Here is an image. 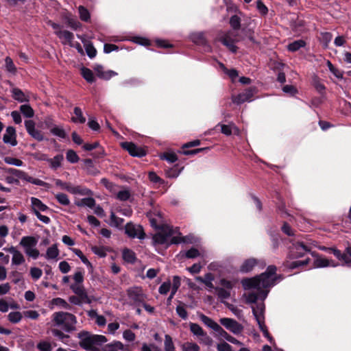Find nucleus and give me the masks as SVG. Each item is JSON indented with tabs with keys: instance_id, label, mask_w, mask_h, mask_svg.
I'll use <instances>...</instances> for the list:
<instances>
[{
	"instance_id": "1",
	"label": "nucleus",
	"mask_w": 351,
	"mask_h": 351,
	"mask_svg": "<svg viewBox=\"0 0 351 351\" xmlns=\"http://www.w3.org/2000/svg\"><path fill=\"white\" fill-rule=\"evenodd\" d=\"M276 267L270 265L265 272L261 275L242 280V285L245 290L251 291L245 294L247 303H255L258 299L264 300L267 296L269 288L276 284L277 276H276Z\"/></svg>"
},
{
	"instance_id": "14",
	"label": "nucleus",
	"mask_w": 351,
	"mask_h": 351,
	"mask_svg": "<svg viewBox=\"0 0 351 351\" xmlns=\"http://www.w3.org/2000/svg\"><path fill=\"white\" fill-rule=\"evenodd\" d=\"M3 250L12 254V265H19L23 264L25 262L24 256L20 251L16 250V248L15 247L11 246L8 248L5 247Z\"/></svg>"
},
{
	"instance_id": "62",
	"label": "nucleus",
	"mask_w": 351,
	"mask_h": 351,
	"mask_svg": "<svg viewBox=\"0 0 351 351\" xmlns=\"http://www.w3.org/2000/svg\"><path fill=\"white\" fill-rule=\"evenodd\" d=\"M84 164L86 165V169L89 173H90V174H96L97 173V171L94 168L93 162L90 159L85 160Z\"/></svg>"
},
{
	"instance_id": "38",
	"label": "nucleus",
	"mask_w": 351,
	"mask_h": 351,
	"mask_svg": "<svg viewBox=\"0 0 351 351\" xmlns=\"http://www.w3.org/2000/svg\"><path fill=\"white\" fill-rule=\"evenodd\" d=\"M66 20L68 25L75 30L80 28L82 26L81 23L71 14L66 15Z\"/></svg>"
},
{
	"instance_id": "59",
	"label": "nucleus",
	"mask_w": 351,
	"mask_h": 351,
	"mask_svg": "<svg viewBox=\"0 0 351 351\" xmlns=\"http://www.w3.org/2000/svg\"><path fill=\"white\" fill-rule=\"evenodd\" d=\"M123 223V219L117 217L113 213L110 215V223L112 226L118 227Z\"/></svg>"
},
{
	"instance_id": "9",
	"label": "nucleus",
	"mask_w": 351,
	"mask_h": 351,
	"mask_svg": "<svg viewBox=\"0 0 351 351\" xmlns=\"http://www.w3.org/2000/svg\"><path fill=\"white\" fill-rule=\"evenodd\" d=\"M308 246L305 245L302 242L293 243L290 248L289 257L290 258H298L303 256L306 252H310Z\"/></svg>"
},
{
	"instance_id": "47",
	"label": "nucleus",
	"mask_w": 351,
	"mask_h": 351,
	"mask_svg": "<svg viewBox=\"0 0 351 351\" xmlns=\"http://www.w3.org/2000/svg\"><path fill=\"white\" fill-rule=\"evenodd\" d=\"M123 258L128 263H134L136 259L134 252L128 249H125L123 251Z\"/></svg>"
},
{
	"instance_id": "63",
	"label": "nucleus",
	"mask_w": 351,
	"mask_h": 351,
	"mask_svg": "<svg viewBox=\"0 0 351 351\" xmlns=\"http://www.w3.org/2000/svg\"><path fill=\"white\" fill-rule=\"evenodd\" d=\"M130 196V191L128 190H121L118 192L117 195V197L121 200V201H125L129 199Z\"/></svg>"
},
{
	"instance_id": "4",
	"label": "nucleus",
	"mask_w": 351,
	"mask_h": 351,
	"mask_svg": "<svg viewBox=\"0 0 351 351\" xmlns=\"http://www.w3.org/2000/svg\"><path fill=\"white\" fill-rule=\"evenodd\" d=\"M52 322L53 326L61 327L66 332H71L75 329L77 319L74 315L60 311L52 315Z\"/></svg>"
},
{
	"instance_id": "21",
	"label": "nucleus",
	"mask_w": 351,
	"mask_h": 351,
	"mask_svg": "<svg viewBox=\"0 0 351 351\" xmlns=\"http://www.w3.org/2000/svg\"><path fill=\"white\" fill-rule=\"evenodd\" d=\"M337 264H335L332 261L329 260L326 258L318 256L314 261L313 267L315 268L326 267H336Z\"/></svg>"
},
{
	"instance_id": "45",
	"label": "nucleus",
	"mask_w": 351,
	"mask_h": 351,
	"mask_svg": "<svg viewBox=\"0 0 351 351\" xmlns=\"http://www.w3.org/2000/svg\"><path fill=\"white\" fill-rule=\"evenodd\" d=\"M78 12L80 15V18L82 21H88L90 19V13L88 10L84 7L83 5H80L78 7Z\"/></svg>"
},
{
	"instance_id": "44",
	"label": "nucleus",
	"mask_w": 351,
	"mask_h": 351,
	"mask_svg": "<svg viewBox=\"0 0 351 351\" xmlns=\"http://www.w3.org/2000/svg\"><path fill=\"white\" fill-rule=\"evenodd\" d=\"M190 330L195 336L201 337L205 332L202 328L197 324L191 323Z\"/></svg>"
},
{
	"instance_id": "8",
	"label": "nucleus",
	"mask_w": 351,
	"mask_h": 351,
	"mask_svg": "<svg viewBox=\"0 0 351 351\" xmlns=\"http://www.w3.org/2000/svg\"><path fill=\"white\" fill-rule=\"evenodd\" d=\"M55 184L57 186H59L60 189H65L73 194H80L84 195L88 194L90 192V191L87 189L82 188L79 186H71L69 183L64 182L59 179L55 180Z\"/></svg>"
},
{
	"instance_id": "61",
	"label": "nucleus",
	"mask_w": 351,
	"mask_h": 351,
	"mask_svg": "<svg viewBox=\"0 0 351 351\" xmlns=\"http://www.w3.org/2000/svg\"><path fill=\"white\" fill-rule=\"evenodd\" d=\"M261 330L263 332L264 337H265L271 343L274 341L273 338L270 336L264 322L258 324Z\"/></svg>"
},
{
	"instance_id": "22",
	"label": "nucleus",
	"mask_w": 351,
	"mask_h": 351,
	"mask_svg": "<svg viewBox=\"0 0 351 351\" xmlns=\"http://www.w3.org/2000/svg\"><path fill=\"white\" fill-rule=\"evenodd\" d=\"M258 261L254 258H250L243 261L240 267V271L242 273H248L258 264Z\"/></svg>"
},
{
	"instance_id": "54",
	"label": "nucleus",
	"mask_w": 351,
	"mask_h": 351,
	"mask_svg": "<svg viewBox=\"0 0 351 351\" xmlns=\"http://www.w3.org/2000/svg\"><path fill=\"white\" fill-rule=\"evenodd\" d=\"M230 26L234 29H239L241 26V19L237 15H234L230 18Z\"/></svg>"
},
{
	"instance_id": "18",
	"label": "nucleus",
	"mask_w": 351,
	"mask_h": 351,
	"mask_svg": "<svg viewBox=\"0 0 351 351\" xmlns=\"http://www.w3.org/2000/svg\"><path fill=\"white\" fill-rule=\"evenodd\" d=\"M30 200L32 210L35 215L40 213L41 211L45 212L49 210L48 206L43 204L39 199L32 197Z\"/></svg>"
},
{
	"instance_id": "57",
	"label": "nucleus",
	"mask_w": 351,
	"mask_h": 351,
	"mask_svg": "<svg viewBox=\"0 0 351 351\" xmlns=\"http://www.w3.org/2000/svg\"><path fill=\"white\" fill-rule=\"evenodd\" d=\"M340 261H343L346 264L351 263V247H347L346 252L341 254Z\"/></svg>"
},
{
	"instance_id": "2",
	"label": "nucleus",
	"mask_w": 351,
	"mask_h": 351,
	"mask_svg": "<svg viewBox=\"0 0 351 351\" xmlns=\"http://www.w3.org/2000/svg\"><path fill=\"white\" fill-rule=\"evenodd\" d=\"M176 231L167 225H163L159 228V231L153 237L154 245H165L169 246L171 244H178L186 243V237L180 235H174ZM180 234V233L178 234Z\"/></svg>"
},
{
	"instance_id": "50",
	"label": "nucleus",
	"mask_w": 351,
	"mask_h": 351,
	"mask_svg": "<svg viewBox=\"0 0 351 351\" xmlns=\"http://www.w3.org/2000/svg\"><path fill=\"white\" fill-rule=\"evenodd\" d=\"M184 255L188 258H195L200 256H203V254L195 247H192L188 251L185 252Z\"/></svg>"
},
{
	"instance_id": "28",
	"label": "nucleus",
	"mask_w": 351,
	"mask_h": 351,
	"mask_svg": "<svg viewBox=\"0 0 351 351\" xmlns=\"http://www.w3.org/2000/svg\"><path fill=\"white\" fill-rule=\"evenodd\" d=\"M123 349V344L121 341H115L110 343L106 345L102 350L103 351H119Z\"/></svg>"
},
{
	"instance_id": "17",
	"label": "nucleus",
	"mask_w": 351,
	"mask_h": 351,
	"mask_svg": "<svg viewBox=\"0 0 351 351\" xmlns=\"http://www.w3.org/2000/svg\"><path fill=\"white\" fill-rule=\"evenodd\" d=\"M72 291L80 296L85 303H90L91 300L88 298L82 284L73 283L71 285Z\"/></svg>"
},
{
	"instance_id": "56",
	"label": "nucleus",
	"mask_w": 351,
	"mask_h": 351,
	"mask_svg": "<svg viewBox=\"0 0 351 351\" xmlns=\"http://www.w3.org/2000/svg\"><path fill=\"white\" fill-rule=\"evenodd\" d=\"M42 274H43V271L40 269H39L38 267H31L30 268V275H31V277L34 280H38L42 276Z\"/></svg>"
},
{
	"instance_id": "3",
	"label": "nucleus",
	"mask_w": 351,
	"mask_h": 351,
	"mask_svg": "<svg viewBox=\"0 0 351 351\" xmlns=\"http://www.w3.org/2000/svg\"><path fill=\"white\" fill-rule=\"evenodd\" d=\"M80 339L79 344L81 348L87 351H96L97 346L107 341L105 336L101 335H93L87 331H81L77 334Z\"/></svg>"
},
{
	"instance_id": "49",
	"label": "nucleus",
	"mask_w": 351,
	"mask_h": 351,
	"mask_svg": "<svg viewBox=\"0 0 351 351\" xmlns=\"http://www.w3.org/2000/svg\"><path fill=\"white\" fill-rule=\"evenodd\" d=\"M21 112L24 116L28 118H31L34 116V112L30 106L25 104L20 107Z\"/></svg>"
},
{
	"instance_id": "39",
	"label": "nucleus",
	"mask_w": 351,
	"mask_h": 351,
	"mask_svg": "<svg viewBox=\"0 0 351 351\" xmlns=\"http://www.w3.org/2000/svg\"><path fill=\"white\" fill-rule=\"evenodd\" d=\"M9 234V228L6 225L0 226V247L5 243V237Z\"/></svg>"
},
{
	"instance_id": "46",
	"label": "nucleus",
	"mask_w": 351,
	"mask_h": 351,
	"mask_svg": "<svg viewBox=\"0 0 351 351\" xmlns=\"http://www.w3.org/2000/svg\"><path fill=\"white\" fill-rule=\"evenodd\" d=\"M51 305L60 306L65 309H71V306L62 298H56L51 300Z\"/></svg>"
},
{
	"instance_id": "53",
	"label": "nucleus",
	"mask_w": 351,
	"mask_h": 351,
	"mask_svg": "<svg viewBox=\"0 0 351 351\" xmlns=\"http://www.w3.org/2000/svg\"><path fill=\"white\" fill-rule=\"evenodd\" d=\"M56 198L58 202L64 206H68L70 204V200L68 196L64 193H58L56 195Z\"/></svg>"
},
{
	"instance_id": "11",
	"label": "nucleus",
	"mask_w": 351,
	"mask_h": 351,
	"mask_svg": "<svg viewBox=\"0 0 351 351\" xmlns=\"http://www.w3.org/2000/svg\"><path fill=\"white\" fill-rule=\"evenodd\" d=\"M125 233L132 238H138L143 239L145 237V233L141 226L128 223L125 226Z\"/></svg>"
},
{
	"instance_id": "58",
	"label": "nucleus",
	"mask_w": 351,
	"mask_h": 351,
	"mask_svg": "<svg viewBox=\"0 0 351 351\" xmlns=\"http://www.w3.org/2000/svg\"><path fill=\"white\" fill-rule=\"evenodd\" d=\"M85 49L87 55L90 58H94L97 54V51L93 45L90 43H88L85 45Z\"/></svg>"
},
{
	"instance_id": "7",
	"label": "nucleus",
	"mask_w": 351,
	"mask_h": 351,
	"mask_svg": "<svg viewBox=\"0 0 351 351\" xmlns=\"http://www.w3.org/2000/svg\"><path fill=\"white\" fill-rule=\"evenodd\" d=\"M129 299L135 304L140 305L145 301L146 295L141 287H135L128 289Z\"/></svg>"
},
{
	"instance_id": "12",
	"label": "nucleus",
	"mask_w": 351,
	"mask_h": 351,
	"mask_svg": "<svg viewBox=\"0 0 351 351\" xmlns=\"http://www.w3.org/2000/svg\"><path fill=\"white\" fill-rule=\"evenodd\" d=\"M25 126L28 134L34 139L42 141L44 140V136L42 132L35 128V123L32 120L25 121Z\"/></svg>"
},
{
	"instance_id": "23",
	"label": "nucleus",
	"mask_w": 351,
	"mask_h": 351,
	"mask_svg": "<svg viewBox=\"0 0 351 351\" xmlns=\"http://www.w3.org/2000/svg\"><path fill=\"white\" fill-rule=\"evenodd\" d=\"M199 318L206 326H207L214 331L218 332L221 330V327L217 322H215L214 320L207 317L206 315L201 314L199 315Z\"/></svg>"
},
{
	"instance_id": "5",
	"label": "nucleus",
	"mask_w": 351,
	"mask_h": 351,
	"mask_svg": "<svg viewBox=\"0 0 351 351\" xmlns=\"http://www.w3.org/2000/svg\"><path fill=\"white\" fill-rule=\"evenodd\" d=\"M37 243L38 240L35 237L27 236L22 237L19 244L24 248L28 256L36 259L40 255L39 251L36 248Z\"/></svg>"
},
{
	"instance_id": "55",
	"label": "nucleus",
	"mask_w": 351,
	"mask_h": 351,
	"mask_svg": "<svg viewBox=\"0 0 351 351\" xmlns=\"http://www.w3.org/2000/svg\"><path fill=\"white\" fill-rule=\"evenodd\" d=\"M72 251L81 259L83 263L88 266H91L90 263L87 259V258L83 254L82 252L80 250L73 248L72 249Z\"/></svg>"
},
{
	"instance_id": "10",
	"label": "nucleus",
	"mask_w": 351,
	"mask_h": 351,
	"mask_svg": "<svg viewBox=\"0 0 351 351\" xmlns=\"http://www.w3.org/2000/svg\"><path fill=\"white\" fill-rule=\"evenodd\" d=\"M256 88H250L242 93L239 94L236 96H232V100L237 104H241L245 101H250L253 95L256 93Z\"/></svg>"
},
{
	"instance_id": "35",
	"label": "nucleus",
	"mask_w": 351,
	"mask_h": 351,
	"mask_svg": "<svg viewBox=\"0 0 351 351\" xmlns=\"http://www.w3.org/2000/svg\"><path fill=\"white\" fill-rule=\"evenodd\" d=\"M191 40L198 45H204L206 43L204 35L202 32H195L190 36Z\"/></svg>"
},
{
	"instance_id": "20",
	"label": "nucleus",
	"mask_w": 351,
	"mask_h": 351,
	"mask_svg": "<svg viewBox=\"0 0 351 351\" xmlns=\"http://www.w3.org/2000/svg\"><path fill=\"white\" fill-rule=\"evenodd\" d=\"M231 33L228 32L220 38V41L233 53L237 51V47L234 45L235 40L232 39Z\"/></svg>"
},
{
	"instance_id": "31",
	"label": "nucleus",
	"mask_w": 351,
	"mask_h": 351,
	"mask_svg": "<svg viewBox=\"0 0 351 351\" xmlns=\"http://www.w3.org/2000/svg\"><path fill=\"white\" fill-rule=\"evenodd\" d=\"M182 351H199L200 347L195 342L186 341L180 346Z\"/></svg>"
},
{
	"instance_id": "26",
	"label": "nucleus",
	"mask_w": 351,
	"mask_h": 351,
	"mask_svg": "<svg viewBox=\"0 0 351 351\" xmlns=\"http://www.w3.org/2000/svg\"><path fill=\"white\" fill-rule=\"evenodd\" d=\"M63 160V155L58 154L54 156L53 158H48L47 162H49L51 168L56 169L58 167H61Z\"/></svg>"
},
{
	"instance_id": "41",
	"label": "nucleus",
	"mask_w": 351,
	"mask_h": 351,
	"mask_svg": "<svg viewBox=\"0 0 351 351\" xmlns=\"http://www.w3.org/2000/svg\"><path fill=\"white\" fill-rule=\"evenodd\" d=\"M164 350L165 351H172L175 350V346L173 342V339L169 335H165Z\"/></svg>"
},
{
	"instance_id": "19",
	"label": "nucleus",
	"mask_w": 351,
	"mask_h": 351,
	"mask_svg": "<svg viewBox=\"0 0 351 351\" xmlns=\"http://www.w3.org/2000/svg\"><path fill=\"white\" fill-rule=\"evenodd\" d=\"M45 124L47 125V128L50 129V132L52 134L61 138H66V134L62 127L53 125L50 119L46 120Z\"/></svg>"
},
{
	"instance_id": "15",
	"label": "nucleus",
	"mask_w": 351,
	"mask_h": 351,
	"mask_svg": "<svg viewBox=\"0 0 351 351\" xmlns=\"http://www.w3.org/2000/svg\"><path fill=\"white\" fill-rule=\"evenodd\" d=\"M3 141L5 144H10L12 146H16L17 145L16 134L14 128L9 126L6 128Z\"/></svg>"
},
{
	"instance_id": "24",
	"label": "nucleus",
	"mask_w": 351,
	"mask_h": 351,
	"mask_svg": "<svg viewBox=\"0 0 351 351\" xmlns=\"http://www.w3.org/2000/svg\"><path fill=\"white\" fill-rule=\"evenodd\" d=\"M264 310L265 306L263 303H260L256 304V306H252V312L258 324H261V322H264Z\"/></svg>"
},
{
	"instance_id": "40",
	"label": "nucleus",
	"mask_w": 351,
	"mask_h": 351,
	"mask_svg": "<svg viewBox=\"0 0 351 351\" xmlns=\"http://www.w3.org/2000/svg\"><path fill=\"white\" fill-rule=\"evenodd\" d=\"M216 291L219 298L223 303H226L224 302V300L228 299L230 297V291L226 290L224 288H216Z\"/></svg>"
},
{
	"instance_id": "60",
	"label": "nucleus",
	"mask_w": 351,
	"mask_h": 351,
	"mask_svg": "<svg viewBox=\"0 0 351 351\" xmlns=\"http://www.w3.org/2000/svg\"><path fill=\"white\" fill-rule=\"evenodd\" d=\"M256 8L261 14L265 15L267 14L268 9L261 0L256 1Z\"/></svg>"
},
{
	"instance_id": "42",
	"label": "nucleus",
	"mask_w": 351,
	"mask_h": 351,
	"mask_svg": "<svg viewBox=\"0 0 351 351\" xmlns=\"http://www.w3.org/2000/svg\"><path fill=\"white\" fill-rule=\"evenodd\" d=\"M76 204L78 206H87L92 208L95 206V200L92 197H86L77 202Z\"/></svg>"
},
{
	"instance_id": "64",
	"label": "nucleus",
	"mask_w": 351,
	"mask_h": 351,
	"mask_svg": "<svg viewBox=\"0 0 351 351\" xmlns=\"http://www.w3.org/2000/svg\"><path fill=\"white\" fill-rule=\"evenodd\" d=\"M171 289V282L170 281L163 282L160 287H159V293L160 294H167V292Z\"/></svg>"
},
{
	"instance_id": "6",
	"label": "nucleus",
	"mask_w": 351,
	"mask_h": 351,
	"mask_svg": "<svg viewBox=\"0 0 351 351\" xmlns=\"http://www.w3.org/2000/svg\"><path fill=\"white\" fill-rule=\"evenodd\" d=\"M219 322L227 330L234 335H239L243 331V326L233 319L226 317L221 318Z\"/></svg>"
},
{
	"instance_id": "32",
	"label": "nucleus",
	"mask_w": 351,
	"mask_h": 351,
	"mask_svg": "<svg viewBox=\"0 0 351 351\" xmlns=\"http://www.w3.org/2000/svg\"><path fill=\"white\" fill-rule=\"evenodd\" d=\"M8 173L14 176L16 178L18 179V180L21 179L27 181L28 177V175L25 172L13 168L8 169Z\"/></svg>"
},
{
	"instance_id": "34",
	"label": "nucleus",
	"mask_w": 351,
	"mask_h": 351,
	"mask_svg": "<svg viewBox=\"0 0 351 351\" xmlns=\"http://www.w3.org/2000/svg\"><path fill=\"white\" fill-rule=\"evenodd\" d=\"M218 334L223 337L226 340H227L228 341L233 343V344H236V345H238V346H241L242 345V343L241 341H239V340H237V339H235L234 337H232L231 335H230L226 331H225L222 328H221V330L218 332Z\"/></svg>"
},
{
	"instance_id": "29",
	"label": "nucleus",
	"mask_w": 351,
	"mask_h": 351,
	"mask_svg": "<svg viewBox=\"0 0 351 351\" xmlns=\"http://www.w3.org/2000/svg\"><path fill=\"white\" fill-rule=\"evenodd\" d=\"M306 46V42L304 40H295L287 45V49L289 51L295 52L298 51L300 49Z\"/></svg>"
},
{
	"instance_id": "27",
	"label": "nucleus",
	"mask_w": 351,
	"mask_h": 351,
	"mask_svg": "<svg viewBox=\"0 0 351 351\" xmlns=\"http://www.w3.org/2000/svg\"><path fill=\"white\" fill-rule=\"evenodd\" d=\"M95 71L97 73V75L102 79L104 80H109L111 78L113 75H114L116 73L112 71H105L102 66H98L95 68Z\"/></svg>"
},
{
	"instance_id": "30",
	"label": "nucleus",
	"mask_w": 351,
	"mask_h": 351,
	"mask_svg": "<svg viewBox=\"0 0 351 351\" xmlns=\"http://www.w3.org/2000/svg\"><path fill=\"white\" fill-rule=\"evenodd\" d=\"M5 69L7 72L15 75L17 72V68L14 65L13 60L9 56L5 58Z\"/></svg>"
},
{
	"instance_id": "13",
	"label": "nucleus",
	"mask_w": 351,
	"mask_h": 351,
	"mask_svg": "<svg viewBox=\"0 0 351 351\" xmlns=\"http://www.w3.org/2000/svg\"><path fill=\"white\" fill-rule=\"evenodd\" d=\"M122 147L127 150L132 156L141 157L145 155V152L131 142H125L121 144Z\"/></svg>"
},
{
	"instance_id": "52",
	"label": "nucleus",
	"mask_w": 351,
	"mask_h": 351,
	"mask_svg": "<svg viewBox=\"0 0 351 351\" xmlns=\"http://www.w3.org/2000/svg\"><path fill=\"white\" fill-rule=\"evenodd\" d=\"M8 317V320L12 323H18L22 319L21 313L19 311L10 312Z\"/></svg>"
},
{
	"instance_id": "51",
	"label": "nucleus",
	"mask_w": 351,
	"mask_h": 351,
	"mask_svg": "<svg viewBox=\"0 0 351 351\" xmlns=\"http://www.w3.org/2000/svg\"><path fill=\"white\" fill-rule=\"evenodd\" d=\"M4 161L5 163L11 165H14L16 167H21L23 165V162L20 159L10 157V156H6L4 158Z\"/></svg>"
},
{
	"instance_id": "33",
	"label": "nucleus",
	"mask_w": 351,
	"mask_h": 351,
	"mask_svg": "<svg viewBox=\"0 0 351 351\" xmlns=\"http://www.w3.org/2000/svg\"><path fill=\"white\" fill-rule=\"evenodd\" d=\"M75 116L71 118L72 121L74 123H84L86 121V118L83 116L82 111L79 107L74 108Z\"/></svg>"
},
{
	"instance_id": "43",
	"label": "nucleus",
	"mask_w": 351,
	"mask_h": 351,
	"mask_svg": "<svg viewBox=\"0 0 351 351\" xmlns=\"http://www.w3.org/2000/svg\"><path fill=\"white\" fill-rule=\"evenodd\" d=\"M12 93L14 99L18 100L20 102L26 101V97L21 89L14 88L12 90Z\"/></svg>"
},
{
	"instance_id": "36",
	"label": "nucleus",
	"mask_w": 351,
	"mask_h": 351,
	"mask_svg": "<svg viewBox=\"0 0 351 351\" xmlns=\"http://www.w3.org/2000/svg\"><path fill=\"white\" fill-rule=\"evenodd\" d=\"M213 279H214V278H213V275L210 273L206 274L204 276V278H202L201 276H198L196 278V280L205 284L207 287H208L210 288L213 287V284L212 282Z\"/></svg>"
},
{
	"instance_id": "16",
	"label": "nucleus",
	"mask_w": 351,
	"mask_h": 351,
	"mask_svg": "<svg viewBox=\"0 0 351 351\" xmlns=\"http://www.w3.org/2000/svg\"><path fill=\"white\" fill-rule=\"evenodd\" d=\"M55 34L61 40L63 45H69L70 46H74L73 40L74 35L73 33L67 30H58L55 32Z\"/></svg>"
},
{
	"instance_id": "48",
	"label": "nucleus",
	"mask_w": 351,
	"mask_h": 351,
	"mask_svg": "<svg viewBox=\"0 0 351 351\" xmlns=\"http://www.w3.org/2000/svg\"><path fill=\"white\" fill-rule=\"evenodd\" d=\"M66 160L71 163H76L80 160L77 153L72 149H69L66 152Z\"/></svg>"
},
{
	"instance_id": "37",
	"label": "nucleus",
	"mask_w": 351,
	"mask_h": 351,
	"mask_svg": "<svg viewBox=\"0 0 351 351\" xmlns=\"http://www.w3.org/2000/svg\"><path fill=\"white\" fill-rule=\"evenodd\" d=\"M81 74L88 82L92 83L95 81L93 73L90 69L83 67L81 69Z\"/></svg>"
},
{
	"instance_id": "25",
	"label": "nucleus",
	"mask_w": 351,
	"mask_h": 351,
	"mask_svg": "<svg viewBox=\"0 0 351 351\" xmlns=\"http://www.w3.org/2000/svg\"><path fill=\"white\" fill-rule=\"evenodd\" d=\"M60 252L56 245H53L46 251L45 257L47 260H56L59 256Z\"/></svg>"
}]
</instances>
